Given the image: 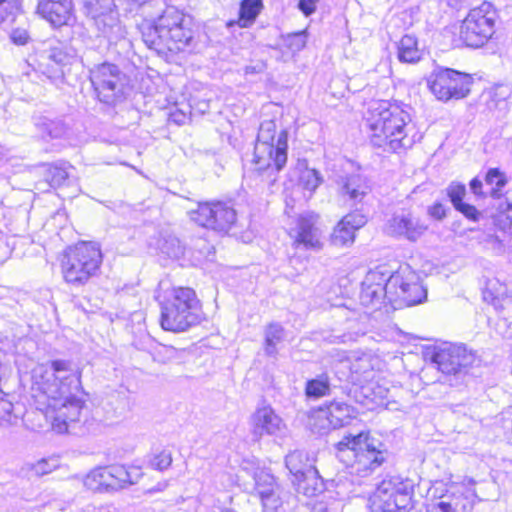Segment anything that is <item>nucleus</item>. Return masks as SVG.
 Masks as SVG:
<instances>
[{
  "label": "nucleus",
  "mask_w": 512,
  "mask_h": 512,
  "mask_svg": "<svg viewBox=\"0 0 512 512\" xmlns=\"http://www.w3.org/2000/svg\"><path fill=\"white\" fill-rule=\"evenodd\" d=\"M32 398L36 409L51 420L53 430L64 433L68 422L79 420L83 401L76 396L80 372L68 360L57 359L32 370Z\"/></svg>",
  "instance_id": "obj_1"
},
{
  "label": "nucleus",
  "mask_w": 512,
  "mask_h": 512,
  "mask_svg": "<svg viewBox=\"0 0 512 512\" xmlns=\"http://www.w3.org/2000/svg\"><path fill=\"white\" fill-rule=\"evenodd\" d=\"M410 121L409 113L399 105L387 101L372 103L366 118L371 144L391 152L411 148L417 133Z\"/></svg>",
  "instance_id": "obj_2"
},
{
  "label": "nucleus",
  "mask_w": 512,
  "mask_h": 512,
  "mask_svg": "<svg viewBox=\"0 0 512 512\" xmlns=\"http://www.w3.org/2000/svg\"><path fill=\"white\" fill-rule=\"evenodd\" d=\"M137 28L147 47L159 54L184 51L193 41L185 15L175 7H167L154 21L145 19Z\"/></svg>",
  "instance_id": "obj_3"
},
{
  "label": "nucleus",
  "mask_w": 512,
  "mask_h": 512,
  "mask_svg": "<svg viewBox=\"0 0 512 512\" xmlns=\"http://www.w3.org/2000/svg\"><path fill=\"white\" fill-rule=\"evenodd\" d=\"M161 305L160 323L164 330L184 332L202 320V307L196 292L189 287H173Z\"/></svg>",
  "instance_id": "obj_4"
},
{
  "label": "nucleus",
  "mask_w": 512,
  "mask_h": 512,
  "mask_svg": "<svg viewBox=\"0 0 512 512\" xmlns=\"http://www.w3.org/2000/svg\"><path fill=\"white\" fill-rule=\"evenodd\" d=\"M101 263L102 253L96 244L78 243L65 252L61 263L63 277L67 283L83 285L96 275Z\"/></svg>",
  "instance_id": "obj_5"
},
{
  "label": "nucleus",
  "mask_w": 512,
  "mask_h": 512,
  "mask_svg": "<svg viewBox=\"0 0 512 512\" xmlns=\"http://www.w3.org/2000/svg\"><path fill=\"white\" fill-rule=\"evenodd\" d=\"M90 81L101 103L116 106L126 100L127 80L116 65L103 63L90 72Z\"/></svg>",
  "instance_id": "obj_6"
},
{
  "label": "nucleus",
  "mask_w": 512,
  "mask_h": 512,
  "mask_svg": "<svg viewBox=\"0 0 512 512\" xmlns=\"http://www.w3.org/2000/svg\"><path fill=\"white\" fill-rule=\"evenodd\" d=\"M495 17L496 12L489 2L471 9L461 24V40L468 47H482L495 32Z\"/></svg>",
  "instance_id": "obj_7"
},
{
  "label": "nucleus",
  "mask_w": 512,
  "mask_h": 512,
  "mask_svg": "<svg viewBox=\"0 0 512 512\" xmlns=\"http://www.w3.org/2000/svg\"><path fill=\"white\" fill-rule=\"evenodd\" d=\"M473 78L450 68H437L427 78L430 91L438 100L462 99L470 93Z\"/></svg>",
  "instance_id": "obj_8"
},
{
  "label": "nucleus",
  "mask_w": 512,
  "mask_h": 512,
  "mask_svg": "<svg viewBox=\"0 0 512 512\" xmlns=\"http://www.w3.org/2000/svg\"><path fill=\"white\" fill-rule=\"evenodd\" d=\"M412 487L399 478L383 480L370 498L373 512H405L411 503Z\"/></svg>",
  "instance_id": "obj_9"
},
{
  "label": "nucleus",
  "mask_w": 512,
  "mask_h": 512,
  "mask_svg": "<svg viewBox=\"0 0 512 512\" xmlns=\"http://www.w3.org/2000/svg\"><path fill=\"white\" fill-rule=\"evenodd\" d=\"M431 360L442 374L459 378L467 374L476 355L463 344L445 343L434 349Z\"/></svg>",
  "instance_id": "obj_10"
},
{
  "label": "nucleus",
  "mask_w": 512,
  "mask_h": 512,
  "mask_svg": "<svg viewBox=\"0 0 512 512\" xmlns=\"http://www.w3.org/2000/svg\"><path fill=\"white\" fill-rule=\"evenodd\" d=\"M288 159V132L281 130L278 133L276 144L268 145L265 153H260L254 148L253 163L256 170L268 185H273L278 174L285 167Z\"/></svg>",
  "instance_id": "obj_11"
},
{
  "label": "nucleus",
  "mask_w": 512,
  "mask_h": 512,
  "mask_svg": "<svg viewBox=\"0 0 512 512\" xmlns=\"http://www.w3.org/2000/svg\"><path fill=\"white\" fill-rule=\"evenodd\" d=\"M190 216L200 226L219 232H227L237 219L234 207L223 201L199 203Z\"/></svg>",
  "instance_id": "obj_12"
},
{
  "label": "nucleus",
  "mask_w": 512,
  "mask_h": 512,
  "mask_svg": "<svg viewBox=\"0 0 512 512\" xmlns=\"http://www.w3.org/2000/svg\"><path fill=\"white\" fill-rule=\"evenodd\" d=\"M389 285L393 290L392 302L400 300L407 306H413L427 297V290L421 284L419 275L408 265L401 266L390 275Z\"/></svg>",
  "instance_id": "obj_13"
},
{
  "label": "nucleus",
  "mask_w": 512,
  "mask_h": 512,
  "mask_svg": "<svg viewBox=\"0 0 512 512\" xmlns=\"http://www.w3.org/2000/svg\"><path fill=\"white\" fill-rule=\"evenodd\" d=\"M39 67L51 80L62 79L65 68L77 60L76 50L60 41H51L39 55Z\"/></svg>",
  "instance_id": "obj_14"
},
{
  "label": "nucleus",
  "mask_w": 512,
  "mask_h": 512,
  "mask_svg": "<svg viewBox=\"0 0 512 512\" xmlns=\"http://www.w3.org/2000/svg\"><path fill=\"white\" fill-rule=\"evenodd\" d=\"M390 275L388 271L379 269L370 270L362 281L360 302L363 306L372 309L380 308L384 299L392 303L393 290L390 289Z\"/></svg>",
  "instance_id": "obj_15"
},
{
  "label": "nucleus",
  "mask_w": 512,
  "mask_h": 512,
  "mask_svg": "<svg viewBox=\"0 0 512 512\" xmlns=\"http://www.w3.org/2000/svg\"><path fill=\"white\" fill-rule=\"evenodd\" d=\"M355 409L345 402L332 401L325 408L319 409L310 418L313 432L326 433L330 428L337 429L354 417Z\"/></svg>",
  "instance_id": "obj_16"
},
{
  "label": "nucleus",
  "mask_w": 512,
  "mask_h": 512,
  "mask_svg": "<svg viewBox=\"0 0 512 512\" xmlns=\"http://www.w3.org/2000/svg\"><path fill=\"white\" fill-rule=\"evenodd\" d=\"M476 492L465 483H450L439 496L436 508L441 512H467L472 508Z\"/></svg>",
  "instance_id": "obj_17"
},
{
  "label": "nucleus",
  "mask_w": 512,
  "mask_h": 512,
  "mask_svg": "<svg viewBox=\"0 0 512 512\" xmlns=\"http://www.w3.org/2000/svg\"><path fill=\"white\" fill-rule=\"evenodd\" d=\"M428 226L412 213L394 214L386 223L388 235L416 242L427 231Z\"/></svg>",
  "instance_id": "obj_18"
},
{
  "label": "nucleus",
  "mask_w": 512,
  "mask_h": 512,
  "mask_svg": "<svg viewBox=\"0 0 512 512\" xmlns=\"http://www.w3.org/2000/svg\"><path fill=\"white\" fill-rule=\"evenodd\" d=\"M337 458L358 475L372 472L385 460L382 450H338Z\"/></svg>",
  "instance_id": "obj_19"
},
{
  "label": "nucleus",
  "mask_w": 512,
  "mask_h": 512,
  "mask_svg": "<svg viewBox=\"0 0 512 512\" xmlns=\"http://www.w3.org/2000/svg\"><path fill=\"white\" fill-rule=\"evenodd\" d=\"M250 424L255 439L264 435L280 436L286 430L282 418L269 405L257 408L251 416Z\"/></svg>",
  "instance_id": "obj_20"
},
{
  "label": "nucleus",
  "mask_w": 512,
  "mask_h": 512,
  "mask_svg": "<svg viewBox=\"0 0 512 512\" xmlns=\"http://www.w3.org/2000/svg\"><path fill=\"white\" fill-rule=\"evenodd\" d=\"M37 13L53 27L68 25L73 18L72 0H39Z\"/></svg>",
  "instance_id": "obj_21"
},
{
  "label": "nucleus",
  "mask_w": 512,
  "mask_h": 512,
  "mask_svg": "<svg viewBox=\"0 0 512 512\" xmlns=\"http://www.w3.org/2000/svg\"><path fill=\"white\" fill-rule=\"evenodd\" d=\"M318 215L313 212H305L299 215L296 226V242L306 248L319 249L320 230L317 227Z\"/></svg>",
  "instance_id": "obj_22"
},
{
  "label": "nucleus",
  "mask_w": 512,
  "mask_h": 512,
  "mask_svg": "<svg viewBox=\"0 0 512 512\" xmlns=\"http://www.w3.org/2000/svg\"><path fill=\"white\" fill-rule=\"evenodd\" d=\"M84 13L104 26L113 27L119 22V12L114 0H82Z\"/></svg>",
  "instance_id": "obj_23"
},
{
  "label": "nucleus",
  "mask_w": 512,
  "mask_h": 512,
  "mask_svg": "<svg viewBox=\"0 0 512 512\" xmlns=\"http://www.w3.org/2000/svg\"><path fill=\"white\" fill-rule=\"evenodd\" d=\"M366 223L364 215L350 213L342 218L334 228L331 235V242L335 246H346L352 244L355 238V231Z\"/></svg>",
  "instance_id": "obj_24"
},
{
  "label": "nucleus",
  "mask_w": 512,
  "mask_h": 512,
  "mask_svg": "<svg viewBox=\"0 0 512 512\" xmlns=\"http://www.w3.org/2000/svg\"><path fill=\"white\" fill-rule=\"evenodd\" d=\"M242 468L253 474L255 490L260 497L264 494L279 490L275 477L266 469L260 468L258 461L254 458H245L242 461Z\"/></svg>",
  "instance_id": "obj_25"
},
{
  "label": "nucleus",
  "mask_w": 512,
  "mask_h": 512,
  "mask_svg": "<svg viewBox=\"0 0 512 512\" xmlns=\"http://www.w3.org/2000/svg\"><path fill=\"white\" fill-rule=\"evenodd\" d=\"M338 186L340 194L348 196V199L353 203L361 202L371 190L366 177L359 173L341 177Z\"/></svg>",
  "instance_id": "obj_26"
},
{
  "label": "nucleus",
  "mask_w": 512,
  "mask_h": 512,
  "mask_svg": "<svg viewBox=\"0 0 512 512\" xmlns=\"http://www.w3.org/2000/svg\"><path fill=\"white\" fill-rule=\"evenodd\" d=\"M316 453L314 450H291L285 457L286 467L294 478L308 474L315 468Z\"/></svg>",
  "instance_id": "obj_27"
},
{
  "label": "nucleus",
  "mask_w": 512,
  "mask_h": 512,
  "mask_svg": "<svg viewBox=\"0 0 512 512\" xmlns=\"http://www.w3.org/2000/svg\"><path fill=\"white\" fill-rule=\"evenodd\" d=\"M101 469L99 477L103 480V492L122 489L128 481V471L120 466L98 467Z\"/></svg>",
  "instance_id": "obj_28"
},
{
  "label": "nucleus",
  "mask_w": 512,
  "mask_h": 512,
  "mask_svg": "<svg viewBox=\"0 0 512 512\" xmlns=\"http://www.w3.org/2000/svg\"><path fill=\"white\" fill-rule=\"evenodd\" d=\"M483 299L491 303L496 309H502L503 304L501 302H510L506 284L500 282L497 278L488 279L483 290Z\"/></svg>",
  "instance_id": "obj_29"
},
{
  "label": "nucleus",
  "mask_w": 512,
  "mask_h": 512,
  "mask_svg": "<svg viewBox=\"0 0 512 512\" xmlns=\"http://www.w3.org/2000/svg\"><path fill=\"white\" fill-rule=\"evenodd\" d=\"M297 491L308 497H312L322 492L323 481L316 470H309L308 474L298 476L293 480Z\"/></svg>",
  "instance_id": "obj_30"
},
{
  "label": "nucleus",
  "mask_w": 512,
  "mask_h": 512,
  "mask_svg": "<svg viewBox=\"0 0 512 512\" xmlns=\"http://www.w3.org/2000/svg\"><path fill=\"white\" fill-rule=\"evenodd\" d=\"M398 59L403 63H416L422 57L417 39L412 35H404L398 45Z\"/></svg>",
  "instance_id": "obj_31"
},
{
  "label": "nucleus",
  "mask_w": 512,
  "mask_h": 512,
  "mask_svg": "<svg viewBox=\"0 0 512 512\" xmlns=\"http://www.w3.org/2000/svg\"><path fill=\"white\" fill-rule=\"evenodd\" d=\"M264 351L270 357L278 354L277 345L285 338V330L279 323L273 322L266 326L264 331Z\"/></svg>",
  "instance_id": "obj_32"
},
{
  "label": "nucleus",
  "mask_w": 512,
  "mask_h": 512,
  "mask_svg": "<svg viewBox=\"0 0 512 512\" xmlns=\"http://www.w3.org/2000/svg\"><path fill=\"white\" fill-rule=\"evenodd\" d=\"M277 126L273 120H265L260 124L257 139L254 148H258L260 153H265L268 145L276 144Z\"/></svg>",
  "instance_id": "obj_33"
},
{
  "label": "nucleus",
  "mask_w": 512,
  "mask_h": 512,
  "mask_svg": "<svg viewBox=\"0 0 512 512\" xmlns=\"http://www.w3.org/2000/svg\"><path fill=\"white\" fill-rule=\"evenodd\" d=\"M263 8L262 0H242L239 9L238 24L240 27L251 26Z\"/></svg>",
  "instance_id": "obj_34"
},
{
  "label": "nucleus",
  "mask_w": 512,
  "mask_h": 512,
  "mask_svg": "<svg viewBox=\"0 0 512 512\" xmlns=\"http://www.w3.org/2000/svg\"><path fill=\"white\" fill-rule=\"evenodd\" d=\"M159 251L169 258H180L184 254V246L181 241L172 234H162L157 241Z\"/></svg>",
  "instance_id": "obj_35"
},
{
  "label": "nucleus",
  "mask_w": 512,
  "mask_h": 512,
  "mask_svg": "<svg viewBox=\"0 0 512 512\" xmlns=\"http://www.w3.org/2000/svg\"><path fill=\"white\" fill-rule=\"evenodd\" d=\"M44 182L51 188H59L69 181V173L65 164L48 165L43 174Z\"/></svg>",
  "instance_id": "obj_36"
},
{
  "label": "nucleus",
  "mask_w": 512,
  "mask_h": 512,
  "mask_svg": "<svg viewBox=\"0 0 512 512\" xmlns=\"http://www.w3.org/2000/svg\"><path fill=\"white\" fill-rule=\"evenodd\" d=\"M485 182L491 186L488 194L493 199H500L502 196V189L507 184V177L504 172L500 171L499 168H490L486 172Z\"/></svg>",
  "instance_id": "obj_37"
},
{
  "label": "nucleus",
  "mask_w": 512,
  "mask_h": 512,
  "mask_svg": "<svg viewBox=\"0 0 512 512\" xmlns=\"http://www.w3.org/2000/svg\"><path fill=\"white\" fill-rule=\"evenodd\" d=\"M490 108L506 109L507 101L512 96V85L510 83L495 84L490 92Z\"/></svg>",
  "instance_id": "obj_38"
},
{
  "label": "nucleus",
  "mask_w": 512,
  "mask_h": 512,
  "mask_svg": "<svg viewBox=\"0 0 512 512\" xmlns=\"http://www.w3.org/2000/svg\"><path fill=\"white\" fill-rule=\"evenodd\" d=\"M336 448H376L371 441L370 433L368 431H361L356 434L349 433L345 435L342 440L337 444Z\"/></svg>",
  "instance_id": "obj_39"
},
{
  "label": "nucleus",
  "mask_w": 512,
  "mask_h": 512,
  "mask_svg": "<svg viewBox=\"0 0 512 512\" xmlns=\"http://www.w3.org/2000/svg\"><path fill=\"white\" fill-rule=\"evenodd\" d=\"M323 177L321 173L312 168L304 169L299 177V185L310 194L315 192V190L322 184Z\"/></svg>",
  "instance_id": "obj_40"
},
{
  "label": "nucleus",
  "mask_w": 512,
  "mask_h": 512,
  "mask_svg": "<svg viewBox=\"0 0 512 512\" xmlns=\"http://www.w3.org/2000/svg\"><path fill=\"white\" fill-rule=\"evenodd\" d=\"M330 390L329 379L326 375H321L315 379L309 380L306 384V395L310 398H319L328 394Z\"/></svg>",
  "instance_id": "obj_41"
},
{
  "label": "nucleus",
  "mask_w": 512,
  "mask_h": 512,
  "mask_svg": "<svg viewBox=\"0 0 512 512\" xmlns=\"http://www.w3.org/2000/svg\"><path fill=\"white\" fill-rule=\"evenodd\" d=\"M259 498L261 500L263 512H285L280 495V489L264 494Z\"/></svg>",
  "instance_id": "obj_42"
},
{
  "label": "nucleus",
  "mask_w": 512,
  "mask_h": 512,
  "mask_svg": "<svg viewBox=\"0 0 512 512\" xmlns=\"http://www.w3.org/2000/svg\"><path fill=\"white\" fill-rule=\"evenodd\" d=\"M361 390L365 398L376 404H382L383 400L387 399L389 395V389L376 383L363 386Z\"/></svg>",
  "instance_id": "obj_43"
},
{
  "label": "nucleus",
  "mask_w": 512,
  "mask_h": 512,
  "mask_svg": "<svg viewBox=\"0 0 512 512\" xmlns=\"http://www.w3.org/2000/svg\"><path fill=\"white\" fill-rule=\"evenodd\" d=\"M20 12V0H0V24L14 22Z\"/></svg>",
  "instance_id": "obj_44"
},
{
  "label": "nucleus",
  "mask_w": 512,
  "mask_h": 512,
  "mask_svg": "<svg viewBox=\"0 0 512 512\" xmlns=\"http://www.w3.org/2000/svg\"><path fill=\"white\" fill-rule=\"evenodd\" d=\"M59 466V458L57 456H51L48 458H42L36 463L31 464V470L34 471L35 475L43 476L54 471Z\"/></svg>",
  "instance_id": "obj_45"
},
{
  "label": "nucleus",
  "mask_w": 512,
  "mask_h": 512,
  "mask_svg": "<svg viewBox=\"0 0 512 512\" xmlns=\"http://www.w3.org/2000/svg\"><path fill=\"white\" fill-rule=\"evenodd\" d=\"M307 42L306 31H300L296 33H290L283 37V44L293 53L301 51Z\"/></svg>",
  "instance_id": "obj_46"
},
{
  "label": "nucleus",
  "mask_w": 512,
  "mask_h": 512,
  "mask_svg": "<svg viewBox=\"0 0 512 512\" xmlns=\"http://www.w3.org/2000/svg\"><path fill=\"white\" fill-rule=\"evenodd\" d=\"M43 130L51 139L63 137L67 128L62 120H46L43 122Z\"/></svg>",
  "instance_id": "obj_47"
},
{
  "label": "nucleus",
  "mask_w": 512,
  "mask_h": 512,
  "mask_svg": "<svg viewBox=\"0 0 512 512\" xmlns=\"http://www.w3.org/2000/svg\"><path fill=\"white\" fill-rule=\"evenodd\" d=\"M447 196L449 197L453 207L463 202L466 195V186L459 182H452L446 189Z\"/></svg>",
  "instance_id": "obj_48"
},
{
  "label": "nucleus",
  "mask_w": 512,
  "mask_h": 512,
  "mask_svg": "<svg viewBox=\"0 0 512 512\" xmlns=\"http://www.w3.org/2000/svg\"><path fill=\"white\" fill-rule=\"evenodd\" d=\"M100 472L101 469L97 467L86 475L83 484L88 490L103 493V480L99 477Z\"/></svg>",
  "instance_id": "obj_49"
},
{
  "label": "nucleus",
  "mask_w": 512,
  "mask_h": 512,
  "mask_svg": "<svg viewBox=\"0 0 512 512\" xmlns=\"http://www.w3.org/2000/svg\"><path fill=\"white\" fill-rule=\"evenodd\" d=\"M498 200L497 210L512 222V189L507 190Z\"/></svg>",
  "instance_id": "obj_50"
},
{
  "label": "nucleus",
  "mask_w": 512,
  "mask_h": 512,
  "mask_svg": "<svg viewBox=\"0 0 512 512\" xmlns=\"http://www.w3.org/2000/svg\"><path fill=\"white\" fill-rule=\"evenodd\" d=\"M455 210L460 212L468 220L477 222L481 217V212L474 206L466 202H462L455 207Z\"/></svg>",
  "instance_id": "obj_51"
},
{
  "label": "nucleus",
  "mask_w": 512,
  "mask_h": 512,
  "mask_svg": "<svg viewBox=\"0 0 512 512\" xmlns=\"http://www.w3.org/2000/svg\"><path fill=\"white\" fill-rule=\"evenodd\" d=\"M172 462L171 454L168 450H161L159 454L154 456V459L151 461L153 467L159 470L166 469L170 466Z\"/></svg>",
  "instance_id": "obj_52"
},
{
  "label": "nucleus",
  "mask_w": 512,
  "mask_h": 512,
  "mask_svg": "<svg viewBox=\"0 0 512 512\" xmlns=\"http://www.w3.org/2000/svg\"><path fill=\"white\" fill-rule=\"evenodd\" d=\"M10 39L16 45H26L30 40V36L27 30L16 28L12 30Z\"/></svg>",
  "instance_id": "obj_53"
},
{
  "label": "nucleus",
  "mask_w": 512,
  "mask_h": 512,
  "mask_svg": "<svg viewBox=\"0 0 512 512\" xmlns=\"http://www.w3.org/2000/svg\"><path fill=\"white\" fill-rule=\"evenodd\" d=\"M13 409L14 406L10 401L0 398V420L10 422Z\"/></svg>",
  "instance_id": "obj_54"
},
{
  "label": "nucleus",
  "mask_w": 512,
  "mask_h": 512,
  "mask_svg": "<svg viewBox=\"0 0 512 512\" xmlns=\"http://www.w3.org/2000/svg\"><path fill=\"white\" fill-rule=\"evenodd\" d=\"M318 2L319 0H300L298 8L305 16H309L315 12Z\"/></svg>",
  "instance_id": "obj_55"
},
{
  "label": "nucleus",
  "mask_w": 512,
  "mask_h": 512,
  "mask_svg": "<svg viewBox=\"0 0 512 512\" xmlns=\"http://www.w3.org/2000/svg\"><path fill=\"white\" fill-rule=\"evenodd\" d=\"M428 214L436 220H443L446 217V208L438 202L428 208Z\"/></svg>",
  "instance_id": "obj_56"
},
{
  "label": "nucleus",
  "mask_w": 512,
  "mask_h": 512,
  "mask_svg": "<svg viewBox=\"0 0 512 512\" xmlns=\"http://www.w3.org/2000/svg\"><path fill=\"white\" fill-rule=\"evenodd\" d=\"M470 190L476 196L480 198H486L489 196L488 192L483 191V182L475 177L470 181Z\"/></svg>",
  "instance_id": "obj_57"
},
{
  "label": "nucleus",
  "mask_w": 512,
  "mask_h": 512,
  "mask_svg": "<svg viewBox=\"0 0 512 512\" xmlns=\"http://www.w3.org/2000/svg\"><path fill=\"white\" fill-rule=\"evenodd\" d=\"M187 119H188L187 114L180 109H176V110L172 111L169 115V121L173 122L177 125L184 124L187 121Z\"/></svg>",
  "instance_id": "obj_58"
},
{
  "label": "nucleus",
  "mask_w": 512,
  "mask_h": 512,
  "mask_svg": "<svg viewBox=\"0 0 512 512\" xmlns=\"http://www.w3.org/2000/svg\"><path fill=\"white\" fill-rule=\"evenodd\" d=\"M313 512H340V505L336 502L331 504L320 503L314 506Z\"/></svg>",
  "instance_id": "obj_59"
},
{
  "label": "nucleus",
  "mask_w": 512,
  "mask_h": 512,
  "mask_svg": "<svg viewBox=\"0 0 512 512\" xmlns=\"http://www.w3.org/2000/svg\"><path fill=\"white\" fill-rule=\"evenodd\" d=\"M385 405L388 410H392V411L401 410L399 403L396 401H388Z\"/></svg>",
  "instance_id": "obj_60"
},
{
  "label": "nucleus",
  "mask_w": 512,
  "mask_h": 512,
  "mask_svg": "<svg viewBox=\"0 0 512 512\" xmlns=\"http://www.w3.org/2000/svg\"><path fill=\"white\" fill-rule=\"evenodd\" d=\"M132 2H139V5L141 8L145 11L147 8L151 7V2H148L147 0H130V4Z\"/></svg>",
  "instance_id": "obj_61"
},
{
  "label": "nucleus",
  "mask_w": 512,
  "mask_h": 512,
  "mask_svg": "<svg viewBox=\"0 0 512 512\" xmlns=\"http://www.w3.org/2000/svg\"><path fill=\"white\" fill-rule=\"evenodd\" d=\"M162 350L171 358L176 353V350L173 347L163 346Z\"/></svg>",
  "instance_id": "obj_62"
},
{
  "label": "nucleus",
  "mask_w": 512,
  "mask_h": 512,
  "mask_svg": "<svg viewBox=\"0 0 512 512\" xmlns=\"http://www.w3.org/2000/svg\"><path fill=\"white\" fill-rule=\"evenodd\" d=\"M465 0H449V4L453 7H458L461 5Z\"/></svg>",
  "instance_id": "obj_63"
},
{
  "label": "nucleus",
  "mask_w": 512,
  "mask_h": 512,
  "mask_svg": "<svg viewBox=\"0 0 512 512\" xmlns=\"http://www.w3.org/2000/svg\"><path fill=\"white\" fill-rule=\"evenodd\" d=\"M162 489H163V487H160V485H158L157 488L149 489L148 492L152 493V492H156V491H161Z\"/></svg>",
  "instance_id": "obj_64"
}]
</instances>
